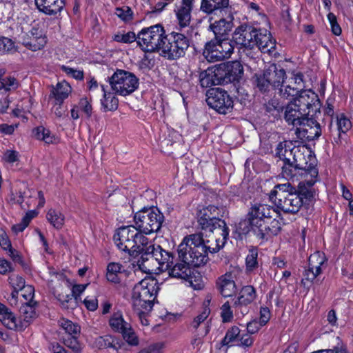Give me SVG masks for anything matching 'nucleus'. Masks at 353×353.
<instances>
[{
	"label": "nucleus",
	"mask_w": 353,
	"mask_h": 353,
	"mask_svg": "<svg viewBox=\"0 0 353 353\" xmlns=\"http://www.w3.org/2000/svg\"><path fill=\"white\" fill-rule=\"evenodd\" d=\"M117 247L130 256L140 255L137 264L140 268H146V262L150 261L153 252L159 245L153 243L137 229L136 226L128 225L119 228L114 235Z\"/></svg>",
	"instance_id": "f257e3e1"
},
{
	"label": "nucleus",
	"mask_w": 353,
	"mask_h": 353,
	"mask_svg": "<svg viewBox=\"0 0 353 353\" xmlns=\"http://www.w3.org/2000/svg\"><path fill=\"white\" fill-rule=\"evenodd\" d=\"M174 256L172 253L163 249L159 245L152 254L150 261H155L159 268L166 271L170 277L188 281L194 290H201L203 285L201 283H193V271L188 264L182 261H174Z\"/></svg>",
	"instance_id": "f03ea898"
},
{
	"label": "nucleus",
	"mask_w": 353,
	"mask_h": 353,
	"mask_svg": "<svg viewBox=\"0 0 353 353\" xmlns=\"http://www.w3.org/2000/svg\"><path fill=\"white\" fill-rule=\"evenodd\" d=\"M270 199L277 208L288 214L297 213L303 205V198L289 183L276 185Z\"/></svg>",
	"instance_id": "7ed1b4c3"
},
{
	"label": "nucleus",
	"mask_w": 353,
	"mask_h": 353,
	"mask_svg": "<svg viewBox=\"0 0 353 353\" xmlns=\"http://www.w3.org/2000/svg\"><path fill=\"white\" fill-rule=\"evenodd\" d=\"M200 243L199 235L192 234L185 236L177 248L178 260L194 267L205 264L208 256L202 252L203 248L199 246Z\"/></svg>",
	"instance_id": "20e7f679"
},
{
	"label": "nucleus",
	"mask_w": 353,
	"mask_h": 353,
	"mask_svg": "<svg viewBox=\"0 0 353 353\" xmlns=\"http://www.w3.org/2000/svg\"><path fill=\"white\" fill-rule=\"evenodd\" d=\"M190 46V39L185 34L172 31L165 34L161 43L160 54L168 60L183 57Z\"/></svg>",
	"instance_id": "39448f33"
},
{
	"label": "nucleus",
	"mask_w": 353,
	"mask_h": 353,
	"mask_svg": "<svg viewBox=\"0 0 353 353\" xmlns=\"http://www.w3.org/2000/svg\"><path fill=\"white\" fill-rule=\"evenodd\" d=\"M164 216L157 208H144L135 213L134 221L141 234L157 232L161 228Z\"/></svg>",
	"instance_id": "423d86ee"
},
{
	"label": "nucleus",
	"mask_w": 353,
	"mask_h": 353,
	"mask_svg": "<svg viewBox=\"0 0 353 353\" xmlns=\"http://www.w3.org/2000/svg\"><path fill=\"white\" fill-rule=\"evenodd\" d=\"M288 154L292 155V162L301 170L303 176H319L316 157L305 145L293 146L291 151H288Z\"/></svg>",
	"instance_id": "0eeeda50"
},
{
	"label": "nucleus",
	"mask_w": 353,
	"mask_h": 353,
	"mask_svg": "<svg viewBox=\"0 0 353 353\" xmlns=\"http://www.w3.org/2000/svg\"><path fill=\"white\" fill-rule=\"evenodd\" d=\"M156 281L145 279L136 284L132 292L133 308L143 307L152 310L157 294Z\"/></svg>",
	"instance_id": "6e6552de"
},
{
	"label": "nucleus",
	"mask_w": 353,
	"mask_h": 353,
	"mask_svg": "<svg viewBox=\"0 0 353 353\" xmlns=\"http://www.w3.org/2000/svg\"><path fill=\"white\" fill-rule=\"evenodd\" d=\"M165 31L161 24L143 28L137 34V44L145 52H160Z\"/></svg>",
	"instance_id": "1a4fd4ad"
},
{
	"label": "nucleus",
	"mask_w": 353,
	"mask_h": 353,
	"mask_svg": "<svg viewBox=\"0 0 353 353\" xmlns=\"http://www.w3.org/2000/svg\"><path fill=\"white\" fill-rule=\"evenodd\" d=\"M111 89L115 94L127 96L134 92L139 87V79L132 73L117 69L108 78Z\"/></svg>",
	"instance_id": "9d476101"
},
{
	"label": "nucleus",
	"mask_w": 353,
	"mask_h": 353,
	"mask_svg": "<svg viewBox=\"0 0 353 353\" xmlns=\"http://www.w3.org/2000/svg\"><path fill=\"white\" fill-rule=\"evenodd\" d=\"M206 232H208L209 234L204 235L203 232L193 234L199 236L201 243L199 246L203 248L202 252L208 256V252L216 253L224 246L229 235V228L228 227L216 228Z\"/></svg>",
	"instance_id": "9b49d317"
},
{
	"label": "nucleus",
	"mask_w": 353,
	"mask_h": 353,
	"mask_svg": "<svg viewBox=\"0 0 353 353\" xmlns=\"http://www.w3.org/2000/svg\"><path fill=\"white\" fill-rule=\"evenodd\" d=\"M233 52L232 41L225 39H214L206 43L203 55L208 61L216 62L230 57Z\"/></svg>",
	"instance_id": "f8f14e48"
},
{
	"label": "nucleus",
	"mask_w": 353,
	"mask_h": 353,
	"mask_svg": "<svg viewBox=\"0 0 353 353\" xmlns=\"http://www.w3.org/2000/svg\"><path fill=\"white\" fill-rule=\"evenodd\" d=\"M274 216L279 217V212L272 206L256 203L250 209L248 220L252 230L255 234L261 225L269 223Z\"/></svg>",
	"instance_id": "ddd939ff"
},
{
	"label": "nucleus",
	"mask_w": 353,
	"mask_h": 353,
	"mask_svg": "<svg viewBox=\"0 0 353 353\" xmlns=\"http://www.w3.org/2000/svg\"><path fill=\"white\" fill-rule=\"evenodd\" d=\"M206 103L220 114H225L233 108V100L227 91L220 88L210 89L206 94Z\"/></svg>",
	"instance_id": "4468645a"
},
{
	"label": "nucleus",
	"mask_w": 353,
	"mask_h": 353,
	"mask_svg": "<svg viewBox=\"0 0 353 353\" xmlns=\"http://www.w3.org/2000/svg\"><path fill=\"white\" fill-rule=\"evenodd\" d=\"M220 209L213 205L203 208L197 212V222L202 230L228 227L225 221L219 218Z\"/></svg>",
	"instance_id": "2eb2a0df"
},
{
	"label": "nucleus",
	"mask_w": 353,
	"mask_h": 353,
	"mask_svg": "<svg viewBox=\"0 0 353 353\" xmlns=\"http://www.w3.org/2000/svg\"><path fill=\"white\" fill-rule=\"evenodd\" d=\"M257 35V29L250 25L242 24L239 26L233 33V41L247 50L246 55L251 54L250 50L256 47L255 36Z\"/></svg>",
	"instance_id": "dca6fc26"
},
{
	"label": "nucleus",
	"mask_w": 353,
	"mask_h": 353,
	"mask_svg": "<svg viewBox=\"0 0 353 353\" xmlns=\"http://www.w3.org/2000/svg\"><path fill=\"white\" fill-rule=\"evenodd\" d=\"M307 115L310 110L316 111L320 108V101L318 95L312 90H304L299 92L296 97L292 102Z\"/></svg>",
	"instance_id": "f3484780"
},
{
	"label": "nucleus",
	"mask_w": 353,
	"mask_h": 353,
	"mask_svg": "<svg viewBox=\"0 0 353 353\" xmlns=\"http://www.w3.org/2000/svg\"><path fill=\"white\" fill-rule=\"evenodd\" d=\"M325 261V256L320 252L311 254L308 259V268L303 273V279L301 282L304 283V280L312 282L321 273L322 265Z\"/></svg>",
	"instance_id": "a211bd4d"
},
{
	"label": "nucleus",
	"mask_w": 353,
	"mask_h": 353,
	"mask_svg": "<svg viewBox=\"0 0 353 353\" xmlns=\"http://www.w3.org/2000/svg\"><path fill=\"white\" fill-rule=\"evenodd\" d=\"M352 128L351 121L344 114L336 116V127L330 125V130L333 137V142L339 145L346 141L347 132Z\"/></svg>",
	"instance_id": "6ab92c4d"
},
{
	"label": "nucleus",
	"mask_w": 353,
	"mask_h": 353,
	"mask_svg": "<svg viewBox=\"0 0 353 353\" xmlns=\"http://www.w3.org/2000/svg\"><path fill=\"white\" fill-rule=\"evenodd\" d=\"M221 74L222 84L239 81L243 74V68L239 61L228 62L223 67L217 68Z\"/></svg>",
	"instance_id": "aec40b11"
},
{
	"label": "nucleus",
	"mask_w": 353,
	"mask_h": 353,
	"mask_svg": "<svg viewBox=\"0 0 353 353\" xmlns=\"http://www.w3.org/2000/svg\"><path fill=\"white\" fill-rule=\"evenodd\" d=\"M22 44L32 51H37L43 48L47 40L41 30L32 28L22 37Z\"/></svg>",
	"instance_id": "412c9836"
},
{
	"label": "nucleus",
	"mask_w": 353,
	"mask_h": 353,
	"mask_svg": "<svg viewBox=\"0 0 353 353\" xmlns=\"http://www.w3.org/2000/svg\"><path fill=\"white\" fill-rule=\"evenodd\" d=\"M296 128V133L309 141L319 138L321 134L320 124L314 119L307 116Z\"/></svg>",
	"instance_id": "4be33fe9"
},
{
	"label": "nucleus",
	"mask_w": 353,
	"mask_h": 353,
	"mask_svg": "<svg viewBox=\"0 0 353 353\" xmlns=\"http://www.w3.org/2000/svg\"><path fill=\"white\" fill-rule=\"evenodd\" d=\"M213 18L210 17V22L209 29L213 32L215 37L214 39H225L228 38L229 32L232 30L233 27V17L229 15L227 18H221L219 20H215L212 22Z\"/></svg>",
	"instance_id": "5701e85b"
},
{
	"label": "nucleus",
	"mask_w": 353,
	"mask_h": 353,
	"mask_svg": "<svg viewBox=\"0 0 353 353\" xmlns=\"http://www.w3.org/2000/svg\"><path fill=\"white\" fill-rule=\"evenodd\" d=\"M256 47L263 53H268L270 56L276 57V43L272 38L270 33L266 30L257 29V35L255 36Z\"/></svg>",
	"instance_id": "b1692460"
},
{
	"label": "nucleus",
	"mask_w": 353,
	"mask_h": 353,
	"mask_svg": "<svg viewBox=\"0 0 353 353\" xmlns=\"http://www.w3.org/2000/svg\"><path fill=\"white\" fill-rule=\"evenodd\" d=\"M193 3L179 1L175 4L174 12L176 14L179 28H183L189 26L191 21V12Z\"/></svg>",
	"instance_id": "393cba45"
},
{
	"label": "nucleus",
	"mask_w": 353,
	"mask_h": 353,
	"mask_svg": "<svg viewBox=\"0 0 353 353\" xmlns=\"http://www.w3.org/2000/svg\"><path fill=\"white\" fill-rule=\"evenodd\" d=\"M216 285L219 292L224 297L232 296L237 290L234 276L231 273H226L219 276Z\"/></svg>",
	"instance_id": "a878e982"
},
{
	"label": "nucleus",
	"mask_w": 353,
	"mask_h": 353,
	"mask_svg": "<svg viewBox=\"0 0 353 353\" xmlns=\"http://www.w3.org/2000/svg\"><path fill=\"white\" fill-rule=\"evenodd\" d=\"M307 116V114L301 111L296 103L291 102L285 108L284 119L288 125L297 128Z\"/></svg>",
	"instance_id": "bb28decb"
},
{
	"label": "nucleus",
	"mask_w": 353,
	"mask_h": 353,
	"mask_svg": "<svg viewBox=\"0 0 353 353\" xmlns=\"http://www.w3.org/2000/svg\"><path fill=\"white\" fill-rule=\"evenodd\" d=\"M40 12L48 15H57L65 6V0H34Z\"/></svg>",
	"instance_id": "cd10ccee"
},
{
	"label": "nucleus",
	"mask_w": 353,
	"mask_h": 353,
	"mask_svg": "<svg viewBox=\"0 0 353 353\" xmlns=\"http://www.w3.org/2000/svg\"><path fill=\"white\" fill-rule=\"evenodd\" d=\"M266 77L269 79L272 88L277 89L284 83L286 78L285 70L280 65L271 64L265 70Z\"/></svg>",
	"instance_id": "c85d7f7f"
},
{
	"label": "nucleus",
	"mask_w": 353,
	"mask_h": 353,
	"mask_svg": "<svg viewBox=\"0 0 353 353\" xmlns=\"http://www.w3.org/2000/svg\"><path fill=\"white\" fill-rule=\"evenodd\" d=\"M210 310L209 308H205L203 311L197 315L191 323V327L197 330V336H205L210 330L209 321L207 320Z\"/></svg>",
	"instance_id": "c756f323"
},
{
	"label": "nucleus",
	"mask_w": 353,
	"mask_h": 353,
	"mask_svg": "<svg viewBox=\"0 0 353 353\" xmlns=\"http://www.w3.org/2000/svg\"><path fill=\"white\" fill-rule=\"evenodd\" d=\"M301 179H303V181L299 182L296 192L300 194L303 199H305L307 201H310L314 198L315 194V191L312 186L318 181V176H303Z\"/></svg>",
	"instance_id": "7c9ffc66"
},
{
	"label": "nucleus",
	"mask_w": 353,
	"mask_h": 353,
	"mask_svg": "<svg viewBox=\"0 0 353 353\" xmlns=\"http://www.w3.org/2000/svg\"><path fill=\"white\" fill-rule=\"evenodd\" d=\"M21 306L20 307V313L23 322L20 325V329L27 327L30 322H32L37 316L36 308L38 306V303L35 302H23L20 300Z\"/></svg>",
	"instance_id": "2f4dec72"
},
{
	"label": "nucleus",
	"mask_w": 353,
	"mask_h": 353,
	"mask_svg": "<svg viewBox=\"0 0 353 353\" xmlns=\"http://www.w3.org/2000/svg\"><path fill=\"white\" fill-rule=\"evenodd\" d=\"M279 216L280 215L279 214ZM281 230V222L279 217L274 216L272 218L269 223H265L261 225L256 231L255 234L260 239H267L268 236L276 235Z\"/></svg>",
	"instance_id": "473e14b6"
},
{
	"label": "nucleus",
	"mask_w": 353,
	"mask_h": 353,
	"mask_svg": "<svg viewBox=\"0 0 353 353\" xmlns=\"http://www.w3.org/2000/svg\"><path fill=\"white\" fill-rule=\"evenodd\" d=\"M94 344L99 349L112 348L118 353H123V350H126L125 344L120 343L118 339L110 335L97 338Z\"/></svg>",
	"instance_id": "72a5a7b5"
},
{
	"label": "nucleus",
	"mask_w": 353,
	"mask_h": 353,
	"mask_svg": "<svg viewBox=\"0 0 353 353\" xmlns=\"http://www.w3.org/2000/svg\"><path fill=\"white\" fill-rule=\"evenodd\" d=\"M229 5V0H202L200 10L208 14L216 13L223 15Z\"/></svg>",
	"instance_id": "f704fd0d"
},
{
	"label": "nucleus",
	"mask_w": 353,
	"mask_h": 353,
	"mask_svg": "<svg viewBox=\"0 0 353 353\" xmlns=\"http://www.w3.org/2000/svg\"><path fill=\"white\" fill-rule=\"evenodd\" d=\"M221 74L218 68L210 69L203 71L200 74V83L203 88H208L212 85L222 84Z\"/></svg>",
	"instance_id": "c9c22d12"
},
{
	"label": "nucleus",
	"mask_w": 353,
	"mask_h": 353,
	"mask_svg": "<svg viewBox=\"0 0 353 353\" xmlns=\"http://www.w3.org/2000/svg\"><path fill=\"white\" fill-rule=\"evenodd\" d=\"M72 88L69 83L63 81L59 82L55 87H52L50 97H53L58 103H63L69 94L71 92Z\"/></svg>",
	"instance_id": "e433bc0d"
},
{
	"label": "nucleus",
	"mask_w": 353,
	"mask_h": 353,
	"mask_svg": "<svg viewBox=\"0 0 353 353\" xmlns=\"http://www.w3.org/2000/svg\"><path fill=\"white\" fill-rule=\"evenodd\" d=\"M256 296V290L253 286H244L241 290L238 299L234 302V305L236 306L248 305L254 301Z\"/></svg>",
	"instance_id": "4c0bfd02"
},
{
	"label": "nucleus",
	"mask_w": 353,
	"mask_h": 353,
	"mask_svg": "<svg viewBox=\"0 0 353 353\" xmlns=\"http://www.w3.org/2000/svg\"><path fill=\"white\" fill-rule=\"evenodd\" d=\"M0 321L8 329L17 330L18 325L14 314L4 305L0 303Z\"/></svg>",
	"instance_id": "58836bf2"
},
{
	"label": "nucleus",
	"mask_w": 353,
	"mask_h": 353,
	"mask_svg": "<svg viewBox=\"0 0 353 353\" xmlns=\"http://www.w3.org/2000/svg\"><path fill=\"white\" fill-rule=\"evenodd\" d=\"M124 268L121 264L114 262L110 263L107 266V280L114 283H119Z\"/></svg>",
	"instance_id": "ea45409f"
},
{
	"label": "nucleus",
	"mask_w": 353,
	"mask_h": 353,
	"mask_svg": "<svg viewBox=\"0 0 353 353\" xmlns=\"http://www.w3.org/2000/svg\"><path fill=\"white\" fill-rule=\"evenodd\" d=\"M103 98L101 99V105L105 111H115L119 106V100L114 94L106 90L103 85H101Z\"/></svg>",
	"instance_id": "a19ab883"
},
{
	"label": "nucleus",
	"mask_w": 353,
	"mask_h": 353,
	"mask_svg": "<svg viewBox=\"0 0 353 353\" xmlns=\"http://www.w3.org/2000/svg\"><path fill=\"white\" fill-rule=\"evenodd\" d=\"M292 143L288 141L280 142L276 148V156L283 161V163L292 162V155L288 154V151L292 150Z\"/></svg>",
	"instance_id": "79ce46f5"
},
{
	"label": "nucleus",
	"mask_w": 353,
	"mask_h": 353,
	"mask_svg": "<svg viewBox=\"0 0 353 353\" xmlns=\"http://www.w3.org/2000/svg\"><path fill=\"white\" fill-rule=\"evenodd\" d=\"M277 90L281 97L285 99H291L298 94L300 88L292 86V83L288 81L286 82L284 81Z\"/></svg>",
	"instance_id": "37998d69"
},
{
	"label": "nucleus",
	"mask_w": 353,
	"mask_h": 353,
	"mask_svg": "<svg viewBox=\"0 0 353 353\" xmlns=\"http://www.w3.org/2000/svg\"><path fill=\"white\" fill-rule=\"evenodd\" d=\"M281 174L284 178L288 180H293L297 176H301V178L303 176L301 172V170L297 168L293 162L283 163Z\"/></svg>",
	"instance_id": "c03bdc74"
},
{
	"label": "nucleus",
	"mask_w": 353,
	"mask_h": 353,
	"mask_svg": "<svg viewBox=\"0 0 353 353\" xmlns=\"http://www.w3.org/2000/svg\"><path fill=\"white\" fill-rule=\"evenodd\" d=\"M46 218L56 229H61L64 224L65 217L60 211L50 209L47 213Z\"/></svg>",
	"instance_id": "a18cd8bd"
},
{
	"label": "nucleus",
	"mask_w": 353,
	"mask_h": 353,
	"mask_svg": "<svg viewBox=\"0 0 353 353\" xmlns=\"http://www.w3.org/2000/svg\"><path fill=\"white\" fill-rule=\"evenodd\" d=\"M110 327L116 332H121L130 325L124 321L121 312L114 313L110 319Z\"/></svg>",
	"instance_id": "49530a36"
},
{
	"label": "nucleus",
	"mask_w": 353,
	"mask_h": 353,
	"mask_svg": "<svg viewBox=\"0 0 353 353\" xmlns=\"http://www.w3.org/2000/svg\"><path fill=\"white\" fill-rule=\"evenodd\" d=\"M240 336V329L237 326H232L230 328L221 341L222 345H230L231 343L239 341Z\"/></svg>",
	"instance_id": "de8ad7c7"
},
{
	"label": "nucleus",
	"mask_w": 353,
	"mask_h": 353,
	"mask_svg": "<svg viewBox=\"0 0 353 353\" xmlns=\"http://www.w3.org/2000/svg\"><path fill=\"white\" fill-rule=\"evenodd\" d=\"M34 135L37 139L43 140L46 143H52L55 140V137L48 129L43 126H39L34 130Z\"/></svg>",
	"instance_id": "09e8293b"
},
{
	"label": "nucleus",
	"mask_w": 353,
	"mask_h": 353,
	"mask_svg": "<svg viewBox=\"0 0 353 353\" xmlns=\"http://www.w3.org/2000/svg\"><path fill=\"white\" fill-rule=\"evenodd\" d=\"M255 84L261 92H268L272 88L269 79L266 77L265 71L263 74H255Z\"/></svg>",
	"instance_id": "8fccbe9b"
},
{
	"label": "nucleus",
	"mask_w": 353,
	"mask_h": 353,
	"mask_svg": "<svg viewBox=\"0 0 353 353\" xmlns=\"http://www.w3.org/2000/svg\"><path fill=\"white\" fill-rule=\"evenodd\" d=\"M57 298L61 303V306L65 309H74L77 307V301L74 299L72 294H59Z\"/></svg>",
	"instance_id": "3c124183"
},
{
	"label": "nucleus",
	"mask_w": 353,
	"mask_h": 353,
	"mask_svg": "<svg viewBox=\"0 0 353 353\" xmlns=\"http://www.w3.org/2000/svg\"><path fill=\"white\" fill-rule=\"evenodd\" d=\"M60 325L67 333V336L79 334L80 333V327L70 320L62 319L60 322Z\"/></svg>",
	"instance_id": "603ef678"
},
{
	"label": "nucleus",
	"mask_w": 353,
	"mask_h": 353,
	"mask_svg": "<svg viewBox=\"0 0 353 353\" xmlns=\"http://www.w3.org/2000/svg\"><path fill=\"white\" fill-rule=\"evenodd\" d=\"M265 111L274 117L279 116L283 106L277 99H273L265 103Z\"/></svg>",
	"instance_id": "864d4df0"
},
{
	"label": "nucleus",
	"mask_w": 353,
	"mask_h": 353,
	"mask_svg": "<svg viewBox=\"0 0 353 353\" xmlns=\"http://www.w3.org/2000/svg\"><path fill=\"white\" fill-rule=\"evenodd\" d=\"M19 87V82L13 77H8L1 81L0 92L14 90Z\"/></svg>",
	"instance_id": "5fc2aeb1"
},
{
	"label": "nucleus",
	"mask_w": 353,
	"mask_h": 353,
	"mask_svg": "<svg viewBox=\"0 0 353 353\" xmlns=\"http://www.w3.org/2000/svg\"><path fill=\"white\" fill-rule=\"evenodd\" d=\"M258 252L256 250H250L245 259L246 268L248 271H252L258 267Z\"/></svg>",
	"instance_id": "6e6d98bb"
},
{
	"label": "nucleus",
	"mask_w": 353,
	"mask_h": 353,
	"mask_svg": "<svg viewBox=\"0 0 353 353\" xmlns=\"http://www.w3.org/2000/svg\"><path fill=\"white\" fill-rule=\"evenodd\" d=\"M121 333L128 345H137L139 344V339L134 331L132 330L130 325H129L126 329L123 330V332H121Z\"/></svg>",
	"instance_id": "4d7b16f0"
},
{
	"label": "nucleus",
	"mask_w": 353,
	"mask_h": 353,
	"mask_svg": "<svg viewBox=\"0 0 353 353\" xmlns=\"http://www.w3.org/2000/svg\"><path fill=\"white\" fill-rule=\"evenodd\" d=\"M78 335L79 334H75L70 336H66L63 339L65 345L70 348L75 353H79L81 351V346L77 340Z\"/></svg>",
	"instance_id": "13d9d810"
},
{
	"label": "nucleus",
	"mask_w": 353,
	"mask_h": 353,
	"mask_svg": "<svg viewBox=\"0 0 353 353\" xmlns=\"http://www.w3.org/2000/svg\"><path fill=\"white\" fill-rule=\"evenodd\" d=\"M21 292V300L23 301V302H35L34 296V288L32 285H27L26 287L23 288Z\"/></svg>",
	"instance_id": "bf43d9fd"
},
{
	"label": "nucleus",
	"mask_w": 353,
	"mask_h": 353,
	"mask_svg": "<svg viewBox=\"0 0 353 353\" xmlns=\"http://www.w3.org/2000/svg\"><path fill=\"white\" fill-rule=\"evenodd\" d=\"M114 40L117 42H122L124 43H130L134 41L138 40L137 34L136 35L132 32H128L126 34H118L114 36Z\"/></svg>",
	"instance_id": "052dcab7"
},
{
	"label": "nucleus",
	"mask_w": 353,
	"mask_h": 353,
	"mask_svg": "<svg viewBox=\"0 0 353 353\" xmlns=\"http://www.w3.org/2000/svg\"><path fill=\"white\" fill-rule=\"evenodd\" d=\"M9 283L11 285L12 288L14 290H21L26 287L27 285H25V280L23 277L17 275L12 274L8 278Z\"/></svg>",
	"instance_id": "680f3d73"
},
{
	"label": "nucleus",
	"mask_w": 353,
	"mask_h": 353,
	"mask_svg": "<svg viewBox=\"0 0 353 353\" xmlns=\"http://www.w3.org/2000/svg\"><path fill=\"white\" fill-rule=\"evenodd\" d=\"M221 316L223 322L228 323L232 321L233 319V312L231 310L228 301L225 302L221 307Z\"/></svg>",
	"instance_id": "e2e57ef3"
},
{
	"label": "nucleus",
	"mask_w": 353,
	"mask_h": 353,
	"mask_svg": "<svg viewBox=\"0 0 353 353\" xmlns=\"http://www.w3.org/2000/svg\"><path fill=\"white\" fill-rule=\"evenodd\" d=\"M14 47V42L9 38H0V52L5 53L11 51Z\"/></svg>",
	"instance_id": "0e129e2a"
},
{
	"label": "nucleus",
	"mask_w": 353,
	"mask_h": 353,
	"mask_svg": "<svg viewBox=\"0 0 353 353\" xmlns=\"http://www.w3.org/2000/svg\"><path fill=\"white\" fill-rule=\"evenodd\" d=\"M327 19L331 26L332 32L335 35H340L341 34V28L336 21V17L333 13H329L327 14Z\"/></svg>",
	"instance_id": "69168bd1"
},
{
	"label": "nucleus",
	"mask_w": 353,
	"mask_h": 353,
	"mask_svg": "<svg viewBox=\"0 0 353 353\" xmlns=\"http://www.w3.org/2000/svg\"><path fill=\"white\" fill-rule=\"evenodd\" d=\"M115 14L123 21H129L132 18V10L129 7L118 8Z\"/></svg>",
	"instance_id": "338daca9"
},
{
	"label": "nucleus",
	"mask_w": 353,
	"mask_h": 353,
	"mask_svg": "<svg viewBox=\"0 0 353 353\" xmlns=\"http://www.w3.org/2000/svg\"><path fill=\"white\" fill-rule=\"evenodd\" d=\"M164 345L163 343H153L138 353H162Z\"/></svg>",
	"instance_id": "774afa93"
}]
</instances>
